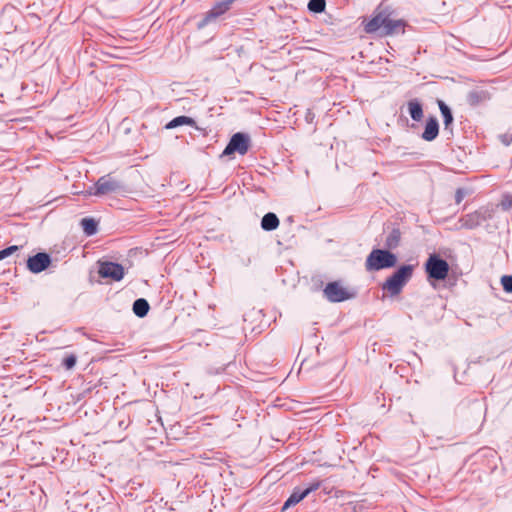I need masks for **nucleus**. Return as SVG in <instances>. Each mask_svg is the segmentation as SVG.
Masks as SVG:
<instances>
[{"label": "nucleus", "instance_id": "6", "mask_svg": "<svg viewBox=\"0 0 512 512\" xmlns=\"http://www.w3.org/2000/svg\"><path fill=\"white\" fill-rule=\"evenodd\" d=\"M494 210L489 207H481L480 209L468 213L459 219L460 227L465 229H474L480 226L484 221L493 217Z\"/></svg>", "mask_w": 512, "mask_h": 512}, {"label": "nucleus", "instance_id": "1", "mask_svg": "<svg viewBox=\"0 0 512 512\" xmlns=\"http://www.w3.org/2000/svg\"><path fill=\"white\" fill-rule=\"evenodd\" d=\"M394 10L386 2H381L376 8L373 17L365 24V31L369 34L389 36L404 32L405 23L393 17Z\"/></svg>", "mask_w": 512, "mask_h": 512}, {"label": "nucleus", "instance_id": "26", "mask_svg": "<svg viewBox=\"0 0 512 512\" xmlns=\"http://www.w3.org/2000/svg\"><path fill=\"white\" fill-rule=\"evenodd\" d=\"M18 250V246L16 245H13V246H9L3 250L0 251V260H3L4 258L12 255L14 252H16Z\"/></svg>", "mask_w": 512, "mask_h": 512}, {"label": "nucleus", "instance_id": "17", "mask_svg": "<svg viewBox=\"0 0 512 512\" xmlns=\"http://www.w3.org/2000/svg\"><path fill=\"white\" fill-rule=\"evenodd\" d=\"M279 226V219L276 214L269 212L261 220V228L265 231H273Z\"/></svg>", "mask_w": 512, "mask_h": 512}, {"label": "nucleus", "instance_id": "9", "mask_svg": "<svg viewBox=\"0 0 512 512\" xmlns=\"http://www.w3.org/2000/svg\"><path fill=\"white\" fill-rule=\"evenodd\" d=\"M234 0H216L213 7L205 14L203 19L198 22L197 28L203 29L212 21L225 14L233 4Z\"/></svg>", "mask_w": 512, "mask_h": 512}, {"label": "nucleus", "instance_id": "27", "mask_svg": "<svg viewBox=\"0 0 512 512\" xmlns=\"http://www.w3.org/2000/svg\"><path fill=\"white\" fill-rule=\"evenodd\" d=\"M499 139L505 146L510 145L512 143V130H509L506 133L499 135Z\"/></svg>", "mask_w": 512, "mask_h": 512}, {"label": "nucleus", "instance_id": "10", "mask_svg": "<svg viewBox=\"0 0 512 512\" xmlns=\"http://www.w3.org/2000/svg\"><path fill=\"white\" fill-rule=\"evenodd\" d=\"M320 485H321V482L320 481H316V482L311 483L305 489L295 488L293 490L292 494L289 496V498L284 503L283 510L298 504L301 500H303L311 492L316 491L317 489H319Z\"/></svg>", "mask_w": 512, "mask_h": 512}, {"label": "nucleus", "instance_id": "28", "mask_svg": "<svg viewBox=\"0 0 512 512\" xmlns=\"http://www.w3.org/2000/svg\"><path fill=\"white\" fill-rule=\"evenodd\" d=\"M466 191L463 188H458L455 192V202L456 204H460L464 197L466 196Z\"/></svg>", "mask_w": 512, "mask_h": 512}, {"label": "nucleus", "instance_id": "21", "mask_svg": "<svg viewBox=\"0 0 512 512\" xmlns=\"http://www.w3.org/2000/svg\"><path fill=\"white\" fill-rule=\"evenodd\" d=\"M325 0H309L308 9L314 13H321L325 10Z\"/></svg>", "mask_w": 512, "mask_h": 512}, {"label": "nucleus", "instance_id": "20", "mask_svg": "<svg viewBox=\"0 0 512 512\" xmlns=\"http://www.w3.org/2000/svg\"><path fill=\"white\" fill-rule=\"evenodd\" d=\"M81 226L86 235L91 236L97 232V223L92 218H83Z\"/></svg>", "mask_w": 512, "mask_h": 512}, {"label": "nucleus", "instance_id": "2", "mask_svg": "<svg viewBox=\"0 0 512 512\" xmlns=\"http://www.w3.org/2000/svg\"><path fill=\"white\" fill-rule=\"evenodd\" d=\"M414 271L413 265H403L398 268L382 285V289L387 291L390 296H397L401 293L403 287L411 279Z\"/></svg>", "mask_w": 512, "mask_h": 512}, {"label": "nucleus", "instance_id": "15", "mask_svg": "<svg viewBox=\"0 0 512 512\" xmlns=\"http://www.w3.org/2000/svg\"><path fill=\"white\" fill-rule=\"evenodd\" d=\"M183 125H188L197 128L196 121L193 118L182 115L177 116L173 118L171 121H169L165 125V129H174Z\"/></svg>", "mask_w": 512, "mask_h": 512}, {"label": "nucleus", "instance_id": "25", "mask_svg": "<svg viewBox=\"0 0 512 512\" xmlns=\"http://www.w3.org/2000/svg\"><path fill=\"white\" fill-rule=\"evenodd\" d=\"M467 99H468L469 104L477 105L481 101L482 97L479 92L473 91L468 94Z\"/></svg>", "mask_w": 512, "mask_h": 512}, {"label": "nucleus", "instance_id": "11", "mask_svg": "<svg viewBox=\"0 0 512 512\" xmlns=\"http://www.w3.org/2000/svg\"><path fill=\"white\" fill-rule=\"evenodd\" d=\"M98 273L102 278L120 281L124 277V268L118 263L103 262L100 264Z\"/></svg>", "mask_w": 512, "mask_h": 512}, {"label": "nucleus", "instance_id": "12", "mask_svg": "<svg viewBox=\"0 0 512 512\" xmlns=\"http://www.w3.org/2000/svg\"><path fill=\"white\" fill-rule=\"evenodd\" d=\"M51 263V258L47 253H37L34 256H31L27 260V268L32 273H40L44 271Z\"/></svg>", "mask_w": 512, "mask_h": 512}, {"label": "nucleus", "instance_id": "8", "mask_svg": "<svg viewBox=\"0 0 512 512\" xmlns=\"http://www.w3.org/2000/svg\"><path fill=\"white\" fill-rule=\"evenodd\" d=\"M323 292L330 302H342L355 296L354 292L343 287L338 281L328 283Z\"/></svg>", "mask_w": 512, "mask_h": 512}, {"label": "nucleus", "instance_id": "14", "mask_svg": "<svg viewBox=\"0 0 512 512\" xmlns=\"http://www.w3.org/2000/svg\"><path fill=\"white\" fill-rule=\"evenodd\" d=\"M437 103H438L441 115L443 117L444 131H449V133H452V124L454 121L452 111L449 108V106L445 104L444 101L438 100Z\"/></svg>", "mask_w": 512, "mask_h": 512}, {"label": "nucleus", "instance_id": "24", "mask_svg": "<svg viewBox=\"0 0 512 512\" xmlns=\"http://www.w3.org/2000/svg\"><path fill=\"white\" fill-rule=\"evenodd\" d=\"M500 206L505 211L509 210L512 207V195L505 194L500 202Z\"/></svg>", "mask_w": 512, "mask_h": 512}, {"label": "nucleus", "instance_id": "5", "mask_svg": "<svg viewBox=\"0 0 512 512\" xmlns=\"http://www.w3.org/2000/svg\"><path fill=\"white\" fill-rule=\"evenodd\" d=\"M449 264L437 254H431L425 263V271L429 279L442 281L449 273Z\"/></svg>", "mask_w": 512, "mask_h": 512}, {"label": "nucleus", "instance_id": "4", "mask_svg": "<svg viewBox=\"0 0 512 512\" xmlns=\"http://www.w3.org/2000/svg\"><path fill=\"white\" fill-rule=\"evenodd\" d=\"M121 189H123L122 181L112 174H107L100 177L87 193L88 195L103 196L118 192Z\"/></svg>", "mask_w": 512, "mask_h": 512}, {"label": "nucleus", "instance_id": "23", "mask_svg": "<svg viewBox=\"0 0 512 512\" xmlns=\"http://www.w3.org/2000/svg\"><path fill=\"white\" fill-rule=\"evenodd\" d=\"M501 284L503 286V289L508 292L512 293V276L511 275H504L501 277Z\"/></svg>", "mask_w": 512, "mask_h": 512}, {"label": "nucleus", "instance_id": "3", "mask_svg": "<svg viewBox=\"0 0 512 512\" xmlns=\"http://www.w3.org/2000/svg\"><path fill=\"white\" fill-rule=\"evenodd\" d=\"M397 263L395 254L388 250L373 249L367 256L365 267L367 271H379L394 267Z\"/></svg>", "mask_w": 512, "mask_h": 512}, {"label": "nucleus", "instance_id": "19", "mask_svg": "<svg viewBox=\"0 0 512 512\" xmlns=\"http://www.w3.org/2000/svg\"><path fill=\"white\" fill-rule=\"evenodd\" d=\"M401 233L398 229H393L386 237L385 247L388 249H395L400 243Z\"/></svg>", "mask_w": 512, "mask_h": 512}, {"label": "nucleus", "instance_id": "7", "mask_svg": "<svg viewBox=\"0 0 512 512\" xmlns=\"http://www.w3.org/2000/svg\"><path fill=\"white\" fill-rule=\"evenodd\" d=\"M250 143L251 139L248 134L237 132L230 138L227 146L222 152V156H230L234 153L244 156L250 147Z\"/></svg>", "mask_w": 512, "mask_h": 512}, {"label": "nucleus", "instance_id": "22", "mask_svg": "<svg viewBox=\"0 0 512 512\" xmlns=\"http://www.w3.org/2000/svg\"><path fill=\"white\" fill-rule=\"evenodd\" d=\"M77 362V357L74 354L67 355L63 361L62 364L67 370H71L74 368Z\"/></svg>", "mask_w": 512, "mask_h": 512}, {"label": "nucleus", "instance_id": "18", "mask_svg": "<svg viewBox=\"0 0 512 512\" xmlns=\"http://www.w3.org/2000/svg\"><path fill=\"white\" fill-rule=\"evenodd\" d=\"M149 304L146 299L139 298L134 301L133 303V312L138 317H145L149 311Z\"/></svg>", "mask_w": 512, "mask_h": 512}, {"label": "nucleus", "instance_id": "16", "mask_svg": "<svg viewBox=\"0 0 512 512\" xmlns=\"http://www.w3.org/2000/svg\"><path fill=\"white\" fill-rule=\"evenodd\" d=\"M408 112L414 121H420L423 118L422 104L417 99H412L407 103Z\"/></svg>", "mask_w": 512, "mask_h": 512}, {"label": "nucleus", "instance_id": "13", "mask_svg": "<svg viewBox=\"0 0 512 512\" xmlns=\"http://www.w3.org/2000/svg\"><path fill=\"white\" fill-rule=\"evenodd\" d=\"M439 133V124L435 117H430L425 125L422 138L426 141L434 140Z\"/></svg>", "mask_w": 512, "mask_h": 512}]
</instances>
